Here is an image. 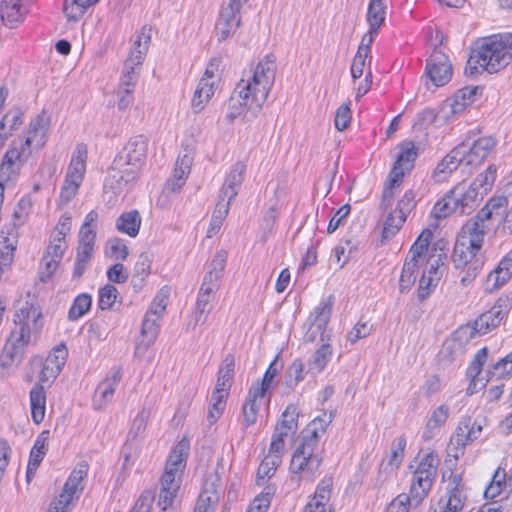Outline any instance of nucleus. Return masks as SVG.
I'll use <instances>...</instances> for the list:
<instances>
[{"label": "nucleus", "instance_id": "nucleus-1", "mask_svg": "<svg viewBox=\"0 0 512 512\" xmlns=\"http://www.w3.org/2000/svg\"><path fill=\"white\" fill-rule=\"evenodd\" d=\"M41 317L40 307L29 302H26L16 312L14 318L15 327L11 330L0 354V367L2 370L16 367L22 361L25 348L32 344V338L42 328Z\"/></svg>", "mask_w": 512, "mask_h": 512}, {"label": "nucleus", "instance_id": "nucleus-2", "mask_svg": "<svg viewBox=\"0 0 512 512\" xmlns=\"http://www.w3.org/2000/svg\"><path fill=\"white\" fill-rule=\"evenodd\" d=\"M512 62V33L492 35L477 42L467 61L465 74L498 73Z\"/></svg>", "mask_w": 512, "mask_h": 512}, {"label": "nucleus", "instance_id": "nucleus-3", "mask_svg": "<svg viewBox=\"0 0 512 512\" xmlns=\"http://www.w3.org/2000/svg\"><path fill=\"white\" fill-rule=\"evenodd\" d=\"M275 80V57L267 55L259 62L252 76V80L242 79L233 94L231 103L247 106L252 111H259L265 103L269 91Z\"/></svg>", "mask_w": 512, "mask_h": 512}, {"label": "nucleus", "instance_id": "nucleus-4", "mask_svg": "<svg viewBox=\"0 0 512 512\" xmlns=\"http://www.w3.org/2000/svg\"><path fill=\"white\" fill-rule=\"evenodd\" d=\"M246 1L229 0L223 6L215 26L216 36L219 42L227 40L241 25V8Z\"/></svg>", "mask_w": 512, "mask_h": 512}, {"label": "nucleus", "instance_id": "nucleus-5", "mask_svg": "<svg viewBox=\"0 0 512 512\" xmlns=\"http://www.w3.org/2000/svg\"><path fill=\"white\" fill-rule=\"evenodd\" d=\"M147 146V139L144 136L138 135L131 138L114 159L116 165L127 166L138 172L145 161Z\"/></svg>", "mask_w": 512, "mask_h": 512}, {"label": "nucleus", "instance_id": "nucleus-6", "mask_svg": "<svg viewBox=\"0 0 512 512\" xmlns=\"http://www.w3.org/2000/svg\"><path fill=\"white\" fill-rule=\"evenodd\" d=\"M426 77L436 87H442L450 82L453 75V66L446 54L434 49L425 67Z\"/></svg>", "mask_w": 512, "mask_h": 512}, {"label": "nucleus", "instance_id": "nucleus-7", "mask_svg": "<svg viewBox=\"0 0 512 512\" xmlns=\"http://www.w3.org/2000/svg\"><path fill=\"white\" fill-rule=\"evenodd\" d=\"M333 303L334 296L330 295L310 314L308 319L309 328L304 336L306 342H314L318 335L321 336V340H324L323 336L332 314Z\"/></svg>", "mask_w": 512, "mask_h": 512}, {"label": "nucleus", "instance_id": "nucleus-8", "mask_svg": "<svg viewBox=\"0 0 512 512\" xmlns=\"http://www.w3.org/2000/svg\"><path fill=\"white\" fill-rule=\"evenodd\" d=\"M511 302L509 298H499L490 310L482 313L475 321L479 334L484 335L500 325L509 314Z\"/></svg>", "mask_w": 512, "mask_h": 512}, {"label": "nucleus", "instance_id": "nucleus-9", "mask_svg": "<svg viewBox=\"0 0 512 512\" xmlns=\"http://www.w3.org/2000/svg\"><path fill=\"white\" fill-rule=\"evenodd\" d=\"M495 145L496 141L492 136H485L473 141L471 145L462 142L458 147L464 150V165L474 166L483 162Z\"/></svg>", "mask_w": 512, "mask_h": 512}, {"label": "nucleus", "instance_id": "nucleus-10", "mask_svg": "<svg viewBox=\"0 0 512 512\" xmlns=\"http://www.w3.org/2000/svg\"><path fill=\"white\" fill-rule=\"evenodd\" d=\"M400 153L389 174L392 175L394 183L402 180L405 173L410 171L417 158V149L413 142L405 141L399 145Z\"/></svg>", "mask_w": 512, "mask_h": 512}, {"label": "nucleus", "instance_id": "nucleus-11", "mask_svg": "<svg viewBox=\"0 0 512 512\" xmlns=\"http://www.w3.org/2000/svg\"><path fill=\"white\" fill-rule=\"evenodd\" d=\"M136 175V171L131 170L127 166L116 165L114 160L108 171L105 187L111 188L115 194H120L135 180Z\"/></svg>", "mask_w": 512, "mask_h": 512}, {"label": "nucleus", "instance_id": "nucleus-12", "mask_svg": "<svg viewBox=\"0 0 512 512\" xmlns=\"http://www.w3.org/2000/svg\"><path fill=\"white\" fill-rule=\"evenodd\" d=\"M452 191L459 206V215H469L478 206L484 196L471 185L466 188L464 184H459L454 187Z\"/></svg>", "mask_w": 512, "mask_h": 512}, {"label": "nucleus", "instance_id": "nucleus-13", "mask_svg": "<svg viewBox=\"0 0 512 512\" xmlns=\"http://www.w3.org/2000/svg\"><path fill=\"white\" fill-rule=\"evenodd\" d=\"M159 321L160 318H158L157 316L154 317L145 314L141 327V335L143 337V340L136 345L134 352V355L136 357H143L147 350L149 349V347L156 340L159 333Z\"/></svg>", "mask_w": 512, "mask_h": 512}, {"label": "nucleus", "instance_id": "nucleus-14", "mask_svg": "<svg viewBox=\"0 0 512 512\" xmlns=\"http://www.w3.org/2000/svg\"><path fill=\"white\" fill-rule=\"evenodd\" d=\"M512 277V249L502 258L497 267L488 275L486 290L493 292Z\"/></svg>", "mask_w": 512, "mask_h": 512}, {"label": "nucleus", "instance_id": "nucleus-15", "mask_svg": "<svg viewBox=\"0 0 512 512\" xmlns=\"http://www.w3.org/2000/svg\"><path fill=\"white\" fill-rule=\"evenodd\" d=\"M482 91L483 87L480 86H467L459 89L453 98L444 103V107L449 106L452 114H458L475 102L476 97L481 95Z\"/></svg>", "mask_w": 512, "mask_h": 512}, {"label": "nucleus", "instance_id": "nucleus-16", "mask_svg": "<svg viewBox=\"0 0 512 512\" xmlns=\"http://www.w3.org/2000/svg\"><path fill=\"white\" fill-rule=\"evenodd\" d=\"M464 150L456 146L437 165L433 177L437 182H442L460 165H464Z\"/></svg>", "mask_w": 512, "mask_h": 512}, {"label": "nucleus", "instance_id": "nucleus-17", "mask_svg": "<svg viewBox=\"0 0 512 512\" xmlns=\"http://www.w3.org/2000/svg\"><path fill=\"white\" fill-rule=\"evenodd\" d=\"M322 459L319 456L305 454L302 450H295L290 462V471L293 474L307 473L313 476L319 469Z\"/></svg>", "mask_w": 512, "mask_h": 512}, {"label": "nucleus", "instance_id": "nucleus-18", "mask_svg": "<svg viewBox=\"0 0 512 512\" xmlns=\"http://www.w3.org/2000/svg\"><path fill=\"white\" fill-rule=\"evenodd\" d=\"M245 172L246 165L243 162L239 161L233 165L220 190L219 194L222 195V198H227L231 201L237 196L238 188L244 180Z\"/></svg>", "mask_w": 512, "mask_h": 512}, {"label": "nucleus", "instance_id": "nucleus-19", "mask_svg": "<svg viewBox=\"0 0 512 512\" xmlns=\"http://www.w3.org/2000/svg\"><path fill=\"white\" fill-rule=\"evenodd\" d=\"M87 146L78 144L73 153L65 179L81 184L86 170Z\"/></svg>", "mask_w": 512, "mask_h": 512}, {"label": "nucleus", "instance_id": "nucleus-20", "mask_svg": "<svg viewBox=\"0 0 512 512\" xmlns=\"http://www.w3.org/2000/svg\"><path fill=\"white\" fill-rule=\"evenodd\" d=\"M433 479L434 477L427 475V473L421 475L418 474L417 471L414 472L410 494L408 495L409 501L414 504V507L419 506L428 495L432 487Z\"/></svg>", "mask_w": 512, "mask_h": 512}, {"label": "nucleus", "instance_id": "nucleus-21", "mask_svg": "<svg viewBox=\"0 0 512 512\" xmlns=\"http://www.w3.org/2000/svg\"><path fill=\"white\" fill-rule=\"evenodd\" d=\"M471 425V417L466 416L461 418L455 432L450 439L449 449L454 451L453 456L458 459L460 455H463L464 448L472 443L468 434V428Z\"/></svg>", "mask_w": 512, "mask_h": 512}, {"label": "nucleus", "instance_id": "nucleus-22", "mask_svg": "<svg viewBox=\"0 0 512 512\" xmlns=\"http://www.w3.org/2000/svg\"><path fill=\"white\" fill-rule=\"evenodd\" d=\"M450 409L446 404H441L433 410L431 416L428 418L422 438L425 441H430L436 436L440 429L445 425L449 418Z\"/></svg>", "mask_w": 512, "mask_h": 512}, {"label": "nucleus", "instance_id": "nucleus-23", "mask_svg": "<svg viewBox=\"0 0 512 512\" xmlns=\"http://www.w3.org/2000/svg\"><path fill=\"white\" fill-rule=\"evenodd\" d=\"M22 165V152L16 147L9 149L0 165V179L2 181H8L17 175Z\"/></svg>", "mask_w": 512, "mask_h": 512}, {"label": "nucleus", "instance_id": "nucleus-24", "mask_svg": "<svg viewBox=\"0 0 512 512\" xmlns=\"http://www.w3.org/2000/svg\"><path fill=\"white\" fill-rule=\"evenodd\" d=\"M122 375L123 371L120 366L112 367L105 379L97 386L96 396L99 395L104 403L111 401L115 388L122 379Z\"/></svg>", "mask_w": 512, "mask_h": 512}, {"label": "nucleus", "instance_id": "nucleus-25", "mask_svg": "<svg viewBox=\"0 0 512 512\" xmlns=\"http://www.w3.org/2000/svg\"><path fill=\"white\" fill-rule=\"evenodd\" d=\"M330 481H321L317 486L314 497L309 501L303 512H333L331 508L326 507V503L330 498Z\"/></svg>", "mask_w": 512, "mask_h": 512}, {"label": "nucleus", "instance_id": "nucleus-26", "mask_svg": "<svg viewBox=\"0 0 512 512\" xmlns=\"http://www.w3.org/2000/svg\"><path fill=\"white\" fill-rule=\"evenodd\" d=\"M48 126L49 118L44 114H40L33 119L29 125L25 145L29 147L31 143L35 142L37 146H42L45 143Z\"/></svg>", "mask_w": 512, "mask_h": 512}, {"label": "nucleus", "instance_id": "nucleus-27", "mask_svg": "<svg viewBox=\"0 0 512 512\" xmlns=\"http://www.w3.org/2000/svg\"><path fill=\"white\" fill-rule=\"evenodd\" d=\"M190 449V442L187 438L181 439L171 451L165 468L183 472Z\"/></svg>", "mask_w": 512, "mask_h": 512}, {"label": "nucleus", "instance_id": "nucleus-28", "mask_svg": "<svg viewBox=\"0 0 512 512\" xmlns=\"http://www.w3.org/2000/svg\"><path fill=\"white\" fill-rule=\"evenodd\" d=\"M480 249L469 245L466 236H458L454 251H453V262L456 267L467 265L471 261Z\"/></svg>", "mask_w": 512, "mask_h": 512}, {"label": "nucleus", "instance_id": "nucleus-29", "mask_svg": "<svg viewBox=\"0 0 512 512\" xmlns=\"http://www.w3.org/2000/svg\"><path fill=\"white\" fill-rule=\"evenodd\" d=\"M264 396L265 395H260L259 393H257V391H255L252 388L249 389L248 396L242 406V423L245 427L255 424L260 407L259 401Z\"/></svg>", "mask_w": 512, "mask_h": 512}, {"label": "nucleus", "instance_id": "nucleus-30", "mask_svg": "<svg viewBox=\"0 0 512 512\" xmlns=\"http://www.w3.org/2000/svg\"><path fill=\"white\" fill-rule=\"evenodd\" d=\"M24 12L20 0H2L1 19L9 28L15 27L23 20Z\"/></svg>", "mask_w": 512, "mask_h": 512}, {"label": "nucleus", "instance_id": "nucleus-31", "mask_svg": "<svg viewBox=\"0 0 512 512\" xmlns=\"http://www.w3.org/2000/svg\"><path fill=\"white\" fill-rule=\"evenodd\" d=\"M214 83L201 78L194 92L191 107L194 113H200L214 94Z\"/></svg>", "mask_w": 512, "mask_h": 512}, {"label": "nucleus", "instance_id": "nucleus-32", "mask_svg": "<svg viewBox=\"0 0 512 512\" xmlns=\"http://www.w3.org/2000/svg\"><path fill=\"white\" fill-rule=\"evenodd\" d=\"M141 226V217L137 210L122 213L116 220V228L130 237H136Z\"/></svg>", "mask_w": 512, "mask_h": 512}, {"label": "nucleus", "instance_id": "nucleus-33", "mask_svg": "<svg viewBox=\"0 0 512 512\" xmlns=\"http://www.w3.org/2000/svg\"><path fill=\"white\" fill-rule=\"evenodd\" d=\"M487 229V225L479 224L471 218L463 225L458 236H466L470 246L474 245V247L481 249Z\"/></svg>", "mask_w": 512, "mask_h": 512}, {"label": "nucleus", "instance_id": "nucleus-34", "mask_svg": "<svg viewBox=\"0 0 512 512\" xmlns=\"http://www.w3.org/2000/svg\"><path fill=\"white\" fill-rule=\"evenodd\" d=\"M235 358L227 354L219 367L217 383L214 390L227 392L231 387V380L234 375Z\"/></svg>", "mask_w": 512, "mask_h": 512}, {"label": "nucleus", "instance_id": "nucleus-35", "mask_svg": "<svg viewBox=\"0 0 512 512\" xmlns=\"http://www.w3.org/2000/svg\"><path fill=\"white\" fill-rule=\"evenodd\" d=\"M99 0H64L63 13L68 21H78Z\"/></svg>", "mask_w": 512, "mask_h": 512}, {"label": "nucleus", "instance_id": "nucleus-36", "mask_svg": "<svg viewBox=\"0 0 512 512\" xmlns=\"http://www.w3.org/2000/svg\"><path fill=\"white\" fill-rule=\"evenodd\" d=\"M32 419L39 424L45 416L46 395L43 386L36 385L30 391Z\"/></svg>", "mask_w": 512, "mask_h": 512}, {"label": "nucleus", "instance_id": "nucleus-37", "mask_svg": "<svg viewBox=\"0 0 512 512\" xmlns=\"http://www.w3.org/2000/svg\"><path fill=\"white\" fill-rule=\"evenodd\" d=\"M332 356V348L328 343H324L313 354L308 361V372L312 374L320 373L325 369Z\"/></svg>", "mask_w": 512, "mask_h": 512}, {"label": "nucleus", "instance_id": "nucleus-38", "mask_svg": "<svg viewBox=\"0 0 512 512\" xmlns=\"http://www.w3.org/2000/svg\"><path fill=\"white\" fill-rule=\"evenodd\" d=\"M386 6L384 0H370L367 12V22L372 33H377L385 20Z\"/></svg>", "mask_w": 512, "mask_h": 512}, {"label": "nucleus", "instance_id": "nucleus-39", "mask_svg": "<svg viewBox=\"0 0 512 512\" xmlns=\"http://www.w3.org/2000/svg\"><path fill=\"white\" fill-rule=\"evenodd\" d=\"M467 500L466 493L463 491H447L445 499L439 501V512H460Z\"/></svg>", "mask_w": 512, "mask_h": 512}, {"label": "nucleus", "instance_id": "nucleus-40", "mask_svg": "<svg viewBox=\"0 0 512 512\" xmlns=\"http://www.w3.org/2000/svg\"><path fill=\"white\" fill-rule=\"evenodd\" d=\"M451 213H459V206L452 190L439 200L433 208V214L437 219L445 218Z\"/></svg>", "mask_w": 512, "mask_h": 512}, {"label": "nucleus", "instance_id": "nucleus-41", "mask_svg": "<svg viewBox=\"0 0 512 512\" xmlns=\"http://www.w3.org/2000/svg\"><path fill=\"white\" fill-rule=\"evenodd\" d=\"M418 266L419 262L406 258L399 280V290L401 293L408 292L415 283Z\"/></svg>", "mask_w": 512, "mask_h": 512}, {"label": "nucleus", "instance_id": "nucleus-42", "mask_svg": "<svg viewBox=\"0 0 512 512\" xmlns=\"http://www.w3.org/2000/svg\"><path fill=\"white\" fill-rule=\"evenodd\" d=\"M496 172V166L491 164L488 166L486 171L480 173L470 185L485 195L491 190L495 182Z\"/></svg>", "mask_w": 512, "mask_h": 512}, {"label": "nucleus", "instance_id": "nucleus-43", "mask_svg": "<svg viewBox=\"0 0 512 512\" xmlns=\"http://www.w3.org/2000/svg\"><path fill=\"white\" fill-rule=\"evenodd\" d=\"M92 298L89 294L83 293L78 295L69 309L68 318L71 321L78 320L85 313H87L91 307Z\"/></svg>", "mask_w": 512, "mask_h": 512}, {"label": "nucleus", "instance_id": "nucleus-44", "mask_svg": "<svg viewBox=\"0 0 512 512\" xmlns=\"http://www.w3.org/2000/svg\"><path fill=\"white\" fill-rule=\"evenodd\" d=\"M476 334H479V329L476 327L475 323L466 324L456 329L449 338L465 350L467 344Z\"/></svg>", "mask_w": 512, "mask_h": 512}, {"label": "nucleus", "instance_id": "nucleus-45", "mask_svg": "<svg viewBox=\"0 0 512 512\" xmlns=\"http://www.w3.org/2000/svg\"><path fill=\"white\" fill-rule=\"evenodd\" d=\"M88 463L85 461L79 462L72 473L70 474L69 478L67 479L64 488H66V491H71L72 493H76V491L79 489V485L83 481V479L87 476L88 473Z\"/></svg>", "mask_w": 512, "mask_h": 512}, {"label": "nucleus", "instance_id": "nucleus-46", "mask_svg": "<svg viewBox=\"0 0 512 512\" xmlns=\"http://www.w3.org/2000/svg\"><path fill=\"white\" fill-rule=\"evenodd\" d=\"M221 478L217 472L210 473L203 484L201 495L211 493L210 503H218L220 499Z\"/></svg>", "mask_w": 512, "mask_h": 512}, {"label": "nucleus", "instance_id": "nucleus-47", "mask_svg": "<svg viewBox=\"0 0 512 512\" xmlns=\"http://www.w3.org/2000/svg\"><path fill=\"white\" fill-rule=\"evenodd\" d=\"M405 220L403 216H399L394 211H391L384 222V227L382 231V239L389 240L396 235V233L401 229Z\"/></svg>", "mask_w": 512, "mask_h": 512}, {"label": "nucleus", "instance_id": "nucleus-48", "mask_svg": "<svg viewBox=\"0 0 512 512\" xmlns=\"http://www.w3.org/2000/svg\"><path fill=\"white\" fill-rule=\"evenodd\" d=\"M334 419V413L323 412L322 415L314 418L306 428V433H312L313 435L321 436L327 430V427L332 423Z\"/></svg>", "mask_w": 512, "mask_h": 512}, {"label": "nucleus", "instance_id": "nucleus-49", "mask_svg": "<svg viewBox=\"0 0 512 512\" xmlns=\"http://www.w3.org/2000/svg\"><path fill=\"white\" fill-rule=\"evenodd\" d=\"M227 395L228 392H217V390L213 391L211 396V408L208 411V420L211 423L215 422L222 414L225 408V398Z\"/></svg>", "mask_w": 512, "mask_h": 512}, {"label": "nucleus", "instance_id": "nucleus-50", "mask_svg": "<svg viewBox=\"0 0 512 512\" xmlns=\"http://www.w3.org/2000/svg\"><path fill=\"white\" fill-rule=\"evenodd\" d=\"M465 350L456 344L452 339L448 338L440 351L441 360L448 364L453 363L459 356L463 355Z\"/></svg>", "mask_w": 512, "mask_h": 512}, {"label": "nucleus", "instance_id": "nucleus-51", "mask_svg": "<svg viewBox=\"0 0 512 512\" xmlns=\"http://www.w3.org/2000/svg\"><path fill=\"white\" fill-rule=\"evenodd\" d=\"M212 299L213 297L207 296L205 293L198 294L194 312L195 324L205 322L212 308L210 305Z\"/></svg>", "mask_w": 512, "mask_h": 512}, {"label": "nucleus", "instance_id": "nucleus-52", "mask_svg": "<svg viewBox=\"0 0 512 512\" xmlns=\"http://www.w3.org/2000/svg\"><path fill=\"white\" fill-rule=\"evenodd\" d=\"M488 348H481L475 355L473 360L471 361L469 367L467 368V376L473 379H476L477 376L481 373L483 365L486 363L488 358Z\"/></svg>", "mask_w": 512, "mask_h": 512}, {"label": "nucleus", "instance_id": "nucleus-53", "mask_svg": "<svg viewBox=\"0 0 512 512\" xmlns=\"http://www.w3.org/2000/svg\"><path fill=\"white\" fill-rule=\"evenodd\" d=\"M278 364V356L270 363L268 369L266 370L262 382L259 385L252 386L251 388L257 391L260 395H265L267 390L269 389L274 377L278 374L279 368Z\"/></svg>", "mask_w": 512, "mask_h": 512}, {"label": "nucleus", "instance_id": "nucleus-54", "mask_svg": "<svg viewBox=\"0 0 512 512\" xmlns=\"http://www.w3.org/2000/svg\"><path fill=\"white\" fill-rule=\"evenodd\" d=\"M274 492L275 489L273 487H265L264 490L253 500L249 508L255 510V512H267Z\"/></svg>", "mask_w": 512, "mask_h": 512}, {"label": "nucleus", "instance_id": "nucleus-55", "mask_svg": "<svg viewBox=\"0 0 512 512\" xmlns=\"http://www.w3.org/2000/svg\"><path fill=\"white\" fill-rule=\"evenodd\" d=\"M298 416L297 407L291 404L286 407L278 422L294 434L298 429Z\"/></svg>", "mask_w": 512, "mask_h": 512}, {"label": "nucleus", "instance_id": "nucleus-56", "mask_svg": "<svg viewBox=\"0 0 512 512\" xmlns=\"http://www.w3.org/2000/svg\"><path fill=\"white\" fill-rule=\"evenodd\" d=\"M117 295L118 291L116 287H114L111 284H106L103 288L99 290V308L101 310L112 308L114 302L116 301Z\"/></svg>", "mask_w": 512, "mask_h": 512}, {"label": "nucleus", "instance_id": "nucleus-57", "mask_svg": "<svg viewBox=\"0 0 512 512\" xmlns=\"http://www.w3.org/2000/svg\"><path fill=\"white\" fill-rule=\"evenodd\" d=\"M303 362L300 359H295L286 371V385L294 388L302 379Z\"/></svg>", "mask_w": 512, "mask_h": 512}, {"label": "nucleus", "instance_id": "nucleus-58", "mask_svg": "<svg viewBox=\"0 0 512 512\" xmlns=\"http://www.w3.org/2000/svg\"><path fill=\"white\" fill-rule=\"evenodd\" d=\"M61 259L57 260L55 257L44 254L39 271V279L41 282H46L56 271Z\"/></svg>", "mask_w": 512, "mask_h": 512}, {"label": "nucleus", "instance_id": "nucleus-59", "mask_svg": "<svg viewBox=\"0 0 512 512\" xmlns=\"http://www.w3.org/2000/svg\"><path fill=\"white\" fill-rule=\"evenodd\" d=\"M280 462L281 460L273 458L271 461H269L268 458H265L261 462L257 471V479L259 485L263 484L266 479H270L274 475Z\"/></svg>", "mask_w": 512, "mask_h": 512}, {"label": "nucleus", "instance_id": "nucleus-60", "mask_svg": "<svg viewBox=\"0 0 512 512\" xmlns=\"http://www.w3.org/2000/svg\"><path fill=\"white\" fill-rule=\"evenodd\" d=\"M67 356L68 350L66 346L62 343L53 349V351L48 355L45 362L50 366L62 370L63 366L65 365Z\"/></svg>", "mask_w": 512, "mask_h": 512}, {"label": "nucleus", "instance_id": "nucleus-61", "mask_svg": "<svg viewBox=\"0 0 512 512\" xmlns=\"http://www.w3.org/2000/svg\"><path fill=\"white\" fill-rule=\"evenodd\" d=\"M415 207V194L412 190H408L405 192L403 197L398 201L397 207L394 210L399 216H403V219L406 220L407 215L414 209Z\"/></svg>", "mask_w": 512, "mask_h": 512}, {"label": "nucleus", "instance_id": "nucleus-62", "mask_svg": "<svg viewBox=\"0 0 512 512\" xmlns=\"http://www.w3.org/2000/svg\"><path fill=\"white\" fill-rule=\"evenodd\" d=\"M107 246L110 249V257L117 260H126L129 252L128 247L124 241L118 237L110 238L107 241Z\"/></svg>", "mask_w": 512, "mask_h": 512}, {"label": "nucleus", "instance_id": "nucleus-63", "mask_svg": "<svg viewBox=\"0 0 512 512\" xmlns=\"http://www.w3.org/2000/svg\"><path fill=\"white\" fill-rule=\"evenodd\" d=\"M182 472L174 471L170 468H165V471L161 477V488L172 489V491H178L181 485Z\"/></svg>", "mask_w": 512, "mask_h": 512}, {"label": "nucleus", "instance_id": "nucleus-64", "mask_svg": "<svg viewBox=\"0 0 512 512\" xmlns=\"http://www.w3.org/2000/svg\"><path fill=\"white\" fill-rule=\"evenodd\" d=\"M410 507H414V504L409 501L407 494L402 493L390 502L385 512H409Z\"/></svg>", "mask_w": 512, "mask_h": 512}]
</instances>
